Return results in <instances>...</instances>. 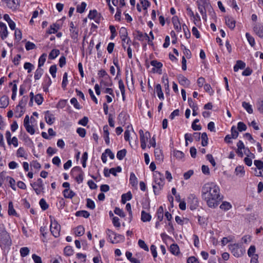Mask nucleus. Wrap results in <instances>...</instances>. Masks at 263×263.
<instances>
[{"label":"nucleus","mask_w":263,"mask_h":263,"mask_svg":"<svg viewBox=\"0 0 263 263\" xmlns=\"http://www.w3.org/2000/svg\"><path fill=\"white\" fill-rule=\"evenodd\" d=\"M201 196L210 208L218 206L221 200L219 186L214 182H208L204 184L201 190Z\"/></svg>","instance_id":"obj_1"},{"label":"nucleus","mask_w":263,"mask_h":263,"mask_svg":"<svg viewBox=\"0 0 263 263\" xmlns=\"http://www.w3.org/2000/svg\"><path fill=\"white\" fill-rule=\"evenodd\" d=\"M24 125L27 132L31 135L35 133V127L37 122L34 116H26L24 121Z\"/></svg>","instance_id":"obj_2"},{"label":"nucleus","mask_w":263,"mask_h":263,"mask_svg":"<svg viewBox=\"0 0 263 263\" xmlns=\"http://www.w3.org/2000/svg\"><path fill=\"white\" fill-rule=\"evenodd\" d=\"M154 183L153 184L154 192L156 194L159 192L163 187L164 182L163 175L158 171L155 172L154 174Z\"/></svg>","instance_id":"obj_3"},{"label":"nucleus","mask_w":263,"mask_h":263,"mask_svg":"<svg viewBox=\"0 0 263 263\" xmlns=\"http://www.w3.org/2000/svg\"><path fill=\"white\" fill-rule=\"evenodd\" d=\"M0 242L8 245L10 243V236L3 223H0Z\"/></svg>","instance_id":"obj_4"},{"label":"nucleus","mask_w":263,"mask_h":263,"mask_svg":"<svg viewBox=\"0 0 263 263\" xmlns=\"http://www.w3.org/2000/svg\"><path fill=\"white\" fill-rule=\"evenodd\" d=\"M106 232L112 243H116L124 240L123 235L117 234L111 230L107 229Z\"/></svg>","instance_id":"obj_5"},{"label":"nucleus","mask_w":263,"mask_h":263,"mask_svg":"<svg viewBox=\"0 0 263 263\" xmlns=\"http://www.w3.org/2000/svg\"><path fill=\"white\" fill-rule=\"evenodd\" d=\"M50 231L51 234L55 237H58L60 236V232L61 231V226L58 222L54 219L52 217L50 216Z\"/></svg>","instance_id":"obj_6"},{"label":"nucleus","mask_w":263,"mask_h":263,"mask_svg":"<svg viewBox=\"0 0 263 263\" xmlns=\"http://www.w3.org/2000/svg\"><path fill=\"white\" fill-rule=\"evenodd\" d=\"M71 175L75 177L78 183H81L83 181L84 173L80 167H74L71 170Z\"/></svg>","instance_id":"obj_7"},{"label":"nucleus","mask_w":263,"mask_h":263,"mask_svg":"<svg viewBox=\"0 0 263 263\" xmlns=\"http://www.w3.org/2000/svg\"><path fill=\"white\" fill-rule=\"evenodd\" d=\"M139 133L140 135L141 147L143 149H144L146 147V143L151 138V134L148 132L144 133L142 129H140Z\"/></svg>","instance_id":"obj_8"},{"label":"nucleus","mask_w":263,"mask_h":263,"mask_svg":"<svg viewBox=\"0 0 263 263\" xmlns=\"http://www.w3.org/2000/svg\"><path fill=\"white\" fill-rule=\"evenodd\" d=\"M37 195L44 192V187L43 180L39 178L35 182L30 184Z\"/></svg>","instance_id":"obj_9"},{"label":"nucleus","mask_w":263,"mask_h":263,"mask_svg":"<svg viewBox=\"0 0 263 263\" xmlns=\"http://www.w3.org/2000/svg\"><path fill=\"white\" fill-rule=\"evenodd\" d=\"M27 97L24 96L22 100L20 101L19 104L16 106L15 112L18 114V115H23L25 112V106L26 102L27 101Z\"/></svg>","instance_id":"obj_10"},{"label":"nucleus","mask_w":263,"mask_h":263,"mask_svg":"<svg viewBox=\"0 0 263 263\" xmlns=\"http://www.w3.org/2000/svg\"><path fill=\"white\" fill-rule=\"evenodd\" d=\"M229 249L231 251L233 255L236 257L241 256L244 252L239 248V246L237 243L230 245L229 246Z\"/></svg>","instance_id":"obj_11"},{"label":"nucleus","mask_w":263,"mask_h":263,"mask_svg":"<svg viewBox=\"0 0 263 263\" xmlns=\"http://www.w3.org/2000/svg\"><path fill=\"white\" fill-rule=\"evenodd\" d=\"M7 5V6L12 9L15 10L18 8L20 6L19 0H3Z\"/></svg>","instance_id":"obj_12"},{"label":"nucleus","mask_w":263,"mask_h":263,"mask_svg":"<svg viewBox=\"0 0 263 263\" xmlns=\"http://www.w3.org/2000/svg\"><path fill=\"white\" fill-rule=\"evenodd\" d=\"M237 146L238 147L237 150V153L241 157H242L243 155L242 149L244 150V153L245 154H247V151L248 152H249V149L245 147L243 143L241 140H239L238 142V143H237Z\"/></svg>","instance_id":"obj_13"},{"label":"nucleus","mask_w":263,"mask_h":263,"mask_svg":"<svg viewBox=\"0 0 263 263\" xmlns=\"http://www.w3.org/2000/svg\"><path fill=\"white\" fill-rule=\"evenodd\" d=\"M253 31L257 36L263 39V24H255Z\"/></svg>","instance_id":"obj_14"},{"label":"nucleus","mask_w":263,"mask_h":263,"mask_svg":"<svg viewBox=\"0 0 263 263\" xmlns=\"http://www.w3.org/2000/svg\"><path fill=\"white\" fill-rule=\"evenodd\" d=\"M8 35L7 28L6 24L0 22V37L2 40L5 39Z\"/></svg>","instance_id":"obj_15"},{"label":"nucleus","mask_w":263,"mask_h":263,"mask_svg":"<svg viewBox=\"0 0 263 263\" xmlns=\"http://www.w3.org/2000/svg\"><path fill=\"white\" fill-rule=\"evenodd\" d=\"M178 80L179 84L184 87H189L190 85V81L186 77L183 75H179L178 76Z\"/></svg>","instance_id":"obj_16"},{"label":"nucleus","mask_w":263,"mask_h":263,"mask_svg":"<svg viewBox=\"0 0 263 263\" xmlns=\"http://www.w3.org/2000/svg\"><path fill=\"white\" fill-rule=\"evenodd\" d=\"M225 22L227 26L231 30H233L235 27L236 21L232 17H225Z\"/></svg>","instance_id":"obj_17"},{"label":"nucleus","mask_w":263,"mask_h":263,"mask_svg":"<svg viewBox=\"0 0 263 263\" xmlns=\"http://www.w3.org/2000/svg\"><path fill=\"white\" fill-rule=\"evenodd\" d=\"M134 34L136 36L135 37L139 41H143L145 38H148V36L147 33H143L142 32L139 30H136L134 33Z\"/></svg>","instance_id":"obj_18"},{"label":"nucleus","mask_w":263,"mask_h":263,"mask_svg":"<svg viewBox=\"0 0 263 263\" xmlns=\"http://www.w3.org/2000/svg\"><path fill=\"white\" fill-rule=\"evenodd\" d=\"M172 22L174 25L175 29L179 32L181 30V26L179 21V18L177 16H174L172 18Z\"/></svg>","instance_id":"obj_19"},{"label":"nucleus","mask_w":263,"mask_h":263,"mask_svg":"<svg viewBox=\"0 0 263 263\" xmlns=\"http://www.w3.org/2000/svg\"><path fill=\"white\" fill-rule=\"evenodd\" d=\"M235 173L239 177H243L245 175V170L243 166L239 165L236 167Z\"/></svg>","instance_id":"obj_20"},{"label":"nucleus","mask_w":263,"mask_h":263,"mask_svg":"<svg viewBox=\"0 0 263 263\" xmlns=\"http://www.w3.org/2000/svg\"><path fill=\"white\" fill-rule=\"evenodd\" d=\"M119 34L122 42H126V39H127L128 33L125 27H121L119 31Z\"/></svg>","instance_id":"obj_21"},{"label":"nucleus","mask_w":263,"mask_h":263,"mask_svg":"<svg viewBox=\"0 0 263 263\" xmlns=\"http://www.w3.org/2000/svg\"><path fill=\"white\" fill-rule=\"evenodd\" d=\"M9 104V98L3 96L0 98V108H5Z\"/></svg>","instance_id":"obj_22"},{"label":"nucleus","mask_w":263,"mask_h":263,"mask_svg":"<svg viewBox=\"0 0 263 263\" xmlns=\"http://www.w3.org/2000/svg\"><path fill=\"white\" fill-rule=\"evenodd\" d=\"M246 67V64L245 62H243L241 60H238L236 62V64L234 66V71L236 72L239 69H243Z\"/></svg>","instance_id":"obj_23"},{"label":"nucleus","mask_w":263,"mask_h":263,"mask_svg":"<svg viewBox=\"0 0 263 263\" xmlns=\"http://www.w3.org/2000/svg\"><path fill=\"white\" fill-rule=\"evenodd\" d=\"M155 157L156 160L161 161L163 159L162 151L159 148H157L154 151Z\"/></svg>","instance_id":"obj_24"},{"label":"nucleus","mask_w":263,"mask_h":263,"mask_svg":"<svg viewBox=\"0 0 263 263\" xmlns=\"http://www.w3.org/2000/svg\"><path fill=\"white\" fill-rule=\"evenodd\" d=\"M59 28L60 27L58 24H53L50 26V28L47 31L46 33L49 34L54 33L58 31Z\"/></svg>","instance_id":"obj_25"},{"label":"nucleus","mask_w":263,"mask_h":263,"mask_svg":"<svg viewBox=\"0 0 263 263\" xmlns=\"http://www.w3.org/2000/svg\"><path fill=\"white\" fill-rule=\"evenodd\" d=\"M155 90L157 93L158 98L161 100H163L164 95L162 91L161 86L160 84H158L156 85L155 87Z\"/></svg>","instance_id":"obj_26"},{"label":"nucleus","mask_w":263,"mask_h":263,"mask_svg":"<svg viewBox=\"0 0 263 263\" xmlns=\"http://www.w3.org/2000/svg\"><path fill=\"white\" fill-rule=\"evenodd\" d=\"M64 196L67 198L71 199L73 198L76 194L71 190H69L68 189H66L63 191Z\"/></svg>","instance_id":"obj_27"},{"label":"nucleus","mask_w":263,"mask_h":263,"mask_svg":"<svg viewBox=\"0 0 263 263\" xmlns=\"http://www.w3.org/2000/svg\"><path fill=\"white\" fill-rule=\"evenodd\" d=\"M101 16L100 13H99L96 10H90L88 15V17L90 19H95V18H99Z\"/></svg>","instance_id":"obj_28"},{"label":"nucleus","mask_w":263,"mask_h":263,"mask_svg":"<svg viewBox=\"0 0 263 263\" xmlns=\"http://www.w3.org/2000/svg\"><path fill=\"white\" fill-rule=\"evenodd\" d=\"M170 251L173 254L177 255L179 253V247L176 244H172L170 246Z\"/></svg>","instance_id":"obj_29"},{"label":"nucleus","mask_w":263,"mask_h":263,"mask_svg":"<svg viewBox=\"0 0 263 263\" xmlns=\"http://www.w3.org/2000/svg\"><path fill=\"white\" fill-rule=\"evenodd\" d=\"M103 132H104V140L107 144H109V132L108 130V126L107 125L104 126L103 127Z\"/></svg>","instance_id":"obj_30"},{"label":"nucleus","mask_w":263,"mask_h":263,"mask_svg":"<svg viewBox=\"0 0 263 263\" xmlns=\"http://www.w3.org/2000/svg\"><path fill=\"white\" fill-rule=\"evenodd\" d=\"M85 229L82 226H78L74 229V233L77 236H82L84 234Z\"/></svg>","instance_id":"obj_31"},{"label":"nucleus","mask_w":263,"mask_h":263,"mask_svg":"<svg viewBox=\"0 0 263 263\" xmlns=\"http://www.w3.org/2000/svg\"><path fill=\"white\" fill-rule=\"evenodd\" d=\"M151 219V216L149 213L142 211L141 212V220L143 222L149 221Z\"/></svg>","instance_id":"obj_32"},{"label":"nucleus","mask_w":263,"mask_h":263,"mask_svg":"<svg viewBox=\"0 0 263 263\" xmlns=\"http://www.w3.org/2000/svg\"><path fill=\"white\" fill-rule=\"evenodd\" d=\"M121 201L123 203H125L127 201L130 200L132 198V195L130 192L123 194L121 197Z\"/></svg>","instance_id":"obj_33"},{"label":"nucleus","mask_w":263,"mask_h":263,"mask_svg":"<svg viewBox=\"0 0 263 263\" xmlns=\"http://www.w3.org/2000/svg\"><path fill=\"white\" fill-rule=\"evenodd\" d=\"M8 214L9 215L16 216L17 213L13 208V203L12 201H10L8 204Z\"/></svg>","instance_id":"obj_34"},{"label":"nucleus","mask_w":263,"mask_h":263,"mask_svg":"<svg viewBox=\"0 0 263 263\" xmlns=\"http://www.w3.org/2000/svg\"><path fill=\"white\" fill-rule=\"evenodd\" d=\"M242 106L247 110L248 114H251L253 113L252 105H250L249 103L243 102L242 103Z\"/></svg>","instance_id":"obj_35"},{"label":"nucleus","mask_w":263,"mask_h":263,"mask_svg":"<svg viewBox=\"0 0 263 263\" xmlns=\"http://www.w3.org/2000/svg\"><path fill=\"white\" fill-rule=\"evenodd\" d=\"M129 182L133 186L136 185L138 183L137 178L134 173H131L130 174Z\"/></svg>","instance_id":"obj_36"},{"label":"nucleus","mask_w":263,"mask_h":263,"mask_svg":"<svg viewBox=\"0 0 263 263\" xmlns=\"http://www.w3.org/2000/svg\"><path fill=\"white\" fill-rule=\"evenodd\" d=\"M60 54V51L58 49H53L49 54V59L51 60L54 59Z\"/></svg>","instance_id":"obj_37"},{"label":"nucleus","mask_w":263,"mask_h":263,"mask_svg":"<svg viewBox=\"0 0 263 263\" xmlns=\"http://www.w3.org/2000/svg\"><path fill=\"white\" fill-rule=\"evenodd\" d=\"M157 219L160 221H162L163 218V209L162 206H160L157 211Z\"/></svg>","instance_id":"obj_38"},{"label":"nucleus","mask_w":263,"mask_h":263,"mask_svg":"<svg viewBox=\"0 0 263 263\" xmlns=\"http://www.w3.org/2000/svg\"><path fill=\"white\" fill-rule=\"evenodd\" d=\"M173 155L174 157H175L177 159L181 160L184 157V153L178 150H174L173 152Z\"/></svg>","instance_id":"obj_39"},{"label":"nucleus","mask_w":263,"mask_h":263,"mask_svg":"<svg viewBox=\"0 0 263 263\" xmlns=\"http://www.w3.org/2000/svg\"><path fill=\"white\" fill-rule=\"evenodd\" d=\"M43 73V69L41 68H39L36 70L34 73V79L35 80H39Z\"/></svg>","instance_id":"obj_40"},{"label":"nucleus","mask_w":263,"mask_h":263,"mask_svg":"<svg viewBox=\"0 0 263 263\" xmlns=\"http://www.w3.org/2000/svg\"><path fill=\"white\" fill-rule=\"evenodd\" d=\"M201 145L203 146H205L208 143V137L206 133H203L201 134Z\"/></svg>","instance_id":"obj_41"},{"label":"nucleus","mask_w":263,"mask_h":263,"mask_svg":"<svg viewBox=\"0 0 263 263\" xmlns=\"http://www.w3.org/2000/svg\"><path fill=\"white\" fill-rule=\"evenodd\" d=\"M70 36L74 40H77L79 35V30L78 28H74L73 29H70Z\"/></svg>","instance_id":"obj_42"},{"label":"nucleus","mask_w":263,"mask_h":263,"mask_svg":"<svg viewBox=\"0 0 263 263\" xmlns=\"http://www.w3.org/2000/svg\"><path fill=\"white\" fill-rule=\"evenodd\" d=\"M105 81L101 80V84H103L105 86H111L112 85V83L110 78L109 76L106 77L105 78Z\"/></svg>","instance_id":"obj_43"},{"label":"nucleus","mask_w":263,"mask_h":263,"mask_svg":"<svg viewBox=\"0 0 263 263\" xmlns=\"http://www.w3.org/2000/svg\"><path fill=\"white\" fill-rule=\"evenodd\" d=\"M47 54L43 53L39 59L38 67L41 68L44 64L46 60Z\"/></svg>","instance_id":"obj_44"},{"label":"nucleus","mask_w":263,"mask_h":263,"mask_svg":"<svg viewBox=\"0 0 263 263\" xmlns=\"http://www.w3.org/2000/svg\"><path fill=\"white\" fill-rule=\"evenodd\" d=\"M118 83H119V89L121 91V94H122V96L123 97V99L124 100V98H125V91L124 83L122 80H120L119 81Z\"/></svg>","instance_id":"obj_45"},{"label":"nucleus","mask_w":263,"mask_h":263,"mask_svg":"<svg viewBox=\"0 0 263 263\" xmlns=\"http://www.w3.org/2000/svg\"><path fill=\"white\" fill-rule=\"evenodd\" d=\"M86 7L85 2H82L80 5L77 7V11L80 13H82L84 12Z\"/></svg>","instance_id":"obj_46"},{"label":"nucleus","mask_w":263,"mask_h":263,"mask_svg":"<svg viewBox=\"0 0 263 263\" xmlns=\"http://www.w3.org/2000/svg\"><path fill=\"white\" fill-rule=\"evenodd\" d=\"M126 154V150L125 149H123L120 150L117 152V158L121 160H122L124 157L125 156Z\"/></svg>","instance_id":"obj_47"},{"label":"nucleus","mask_w":263,"mask_h":263,"mask_svg":"<svg viewBox=\"0 0 263 263\" xmlns=\"http://www.w3.org/2000/svg\"><path fill=\"white\" fill-rule=\"evenodd\" d=\"M246 36L250 45L252 47H253L255 44L254 38L253 36H252L248 32L246 33Z\"/></svg>","instance_id":"obj_48"},{"label":"nucleus","mask_w":263,"mask_h":263,"mask_svg":"<svg viewBox=\"0 0 263 263\" xmlns=\"http://www.w3.org/2000/svg\"><path fill=\"white\" fill-rule=\"evenodd\" d=\"M20 252L22 257H25L29 254L30 250L28 247H23L21 248Z\"/></svg>","instance_id":"obj_49"},{"label":"nucleus","mask_w":263,"mask_h":263,"mask_svg":"<svg viewBox=\"0 0 263 263\" xmlns=\"http://www.w3.org/2000/svg\"><path fill=\"white\" fill-rule=\"evenodd\" d=\"M76 215L77 216H81L84 218H88L90 214L88 212L86 211H80L77 212L76 213Z\"/></svg>","instance_id":"obj_50"},{"label":"nucleus","mask_w":263,"mask_h":263,"mask_svg":"<svg viewBox=\"0 0 263 263\" xmlns=\"http://www.w3.org/2000/svg\"><path fill=\"white\" fill-rule=\"evenodd\" d=\"M255 247L254 246H251L248 251V254L249 256L251 257L252 258V257H254V255H258L257 254H255Z\"/></svg>","instance_id":"obj_51"},{"label":"nucleus","mask_w":263,"mask_h":263,"mask_svg":"<svg viewBox=\"0 0 263 263\" xmlns=\"http://www.w3.org/2000/svg\"><path fill=\"white\" fill-rule=\"evenodd\" d=\"M64 254L66 256H71L73 254V250L71 247L66 246L64 250Z\"/></svg>","instance_id":"obj_52"},{"label":"nucleus","mask_w":263,"mask_h":263,"mask_svg":"<svg viewBox=\"0 0 263 263\" xmlns=\"http://www.w3.org/2000/svg\"><path fill=\"white\" fill-rule=\"evenodd\" d=\"M232 206L229 202H223L220 205V208L222 210L227 211L229 210L231 208Z\"/></svg>","instance_id":"obj_53"},{"label":"nucleus","mask_w":263,"mask_h":263,"mask_svg":"<svg viewBox=\"0 0 263 263\" xmlns=\"http://www.w3.org/2000/svg\"><path fill=\"white\" fill-rule=\"evenodd\" d=\"M257 108L260 114H263V100L259 99L258 100L257 104Z\"/></svg>","instance_id":"obj_54"},{"label":"nucleus","mask_w":263,"mask_h":263,"mask_svg":"<svg viewBox=\"0 0 263 263\" xmlns=\"http://www.w3.org/2000/svg\"><path fill=\"white\" fill-rule=\"evenodd\" d=\"M24 68L26 70H27L28 73H30L31 71H32V69L34 68V66L33 64H32L31 63H30L29 62H26L24 64Z\"/></svg>","instance_id":"obj_55"},{"label":"nucleus","mask_w":263,"mask_h":263,"mask_svg":"<svg viewBox=\"0 0 263 263\" xmlns=\"http://www.w3.org/2000/svg\"><path fill=\"white\" fill-rule=\"evenodd\" d=\"M26 155V152L23 147H20L17 152L16 155L18 157H24Z\"/></svg>","instance_id":"obj_56"},{"label":"nucleus","mask_w":263,"mask_h":263,"mask_svg":"<svg viewBox=\"0 0 263 263\" xmlns=\"http://www.w3.org/2000/svg\"><path fill=\"white\" fill-rule=\"evenodd\" d=\"M162 82L164 83V86H165V89L166 90H168L169 91V82H168V79L167 77V76L165 75V76H163L162 78Z\"/></svg>","instance_id":"obj_57"},{"label":"nucleus","mask_w":263,"mask_h":263,"mask_svg":"<svg viewBox=\"0 0 263 263\" xmlns=\"http://www.w3.org/2000/svg\"><path fill=\"white\" fill-rule=\"evenodd\" d=\"M138 245L141 248L143 249L146 251H148V246L143 240L139 239L138 241Z\"/></svg>","instance_id":"obj_58"},{"label":"nucleus","mask_w":263,"mask_h":263,"mask_svg":"<svg viewBox=\"0 0 263 263\" xmlns=\"http://www.w3.org/2000/svg\"><path fill=\"white\" fill-rule=\"evenodd\" d=\"M40 205L43 210H46L48 208V205L45 200L43 198L40 201Z\"/></svg>","instance_id":"obj_59"},{"label":"nucleus","mask_w":263,"mask_h":263,"mask_svg":"<svg viewBox=\"0 0 263 263\" xmlns=\"http://www.w3.org/2000/svg\"><path fill=\"white\" fill-rule=\"evenodd\" d=\"M34 100L38 105H40L43 102V98L41 94H37L34 96Z\"/></svg>","instance_id":"obj_60"},{"label":"nucleus","mask_w":263,"mask_h":263,"mask_svg":"<svg viewBox=\"0 0 263 263\" xmlns=\"http://www.w3.org/2000/svg\"><path fill=\"white\" fill-rule=\"evenodd\" d=\"M57 66L55 65H51L49 69V72L53 78H55L57 72Z\"/></svg>","instance_id":"obj_61"},{"label":"nucleus","mask_w":263,"mask_h":263,"mask_svg":"<svg viewBox=\"0 0 263 263\" xmlns=\"http://www.w3.org/2000/svg\"><path fill=\"white\" fill-rule=\"evenodd\" d=\"M151 64L152 66L158 68L160 69L162 67V64L157 61V60H153L151 62Z\"/></svg>","instance_id":"obj_62"},{"label":"nucleus","mask_w":263,"mask_h":263,"mask_svg":"<svg viewBox=\"0 0 263 263\" xmlns=\"http://www.w3.org/2000/svg\"><path fill=\"white\" fill-rule=\"evenodd\" d=\"M77 257L81 260L80 263H85L86 261V256L81 253H78L76 254Z\"/></svg>","instance_id":"obj_63"},{"label":"nucleus","mask_w":263,"mask_h":263,"mask_svg":"<svg viewBox=\"0 0 263 263\" xmlns=\"http://www.w3.org/2000/svg\"><path fill=\"white\" fill-rule=\"evenodd\" d=\"M254 164L256 166V168L258 170H262L263 168V162L261 160H255Z\"/></svg>","instance_id":"obj_64"}]
</instances>
